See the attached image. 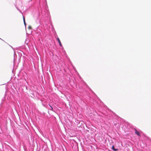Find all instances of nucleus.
I'll return each instance as SVG.
<instances>
[{"instance_id":"obj_1","label":"nucleus","mask_w":151,"mask_h":151,"mask_svg":"<svg viewBox=\"0 0 151 151\" xmlns=\"http://www.w3.org/2000/svg\"><path fill=\"white\" fill-rule=\"evenodd\" d=\"M134 130L135 131V134H136L137 135L139 136H140V133L138 131H137V129H134Z\"/></svg>"},{"instance_id":"obj_2","label":"nucleus","mask_w":151,"mask_h":151,"mask_svg":"<svg viewBox=\"0 0 151 151\" xmlns=\"http://www.w3.org/2000/svg\"><path fill=\"white\" fill-rule=\"evenodd\" d=\"M57 40L58 41V42L59 43L60 45V46L62 47V45L61 43V42H60V41L58 37L57 39Z\"/></svg>"},{"instance_id":"obj_3","label":"nucleus","mask_w":151,"mask_h":151,"mask_svg":"<svg viewBox=\"0 0 151 151\" xmlns=\"http://www.w3.org/2000/svg\"><path fill=\"white\" fill-rule=\"evenodd\" d=\"M112 149L115 151H116V150H118V149H115V148H114V146H113L112 147Z\"/></svg>"},{"instance_id":"obj_4","label":"nucleus","mask_w":151,"mask_h":151,"mask_svg":"<svg viewBox=\"0 0 151 151\" xmlns=\"http://www.w3.org/2000/svg\"><path fill=\"white\" fill-rule=\"evenodd\" d=\"M23 21H24V24L25 25L26 24V23L25 21V18L24 17H23Z\"/></svg>"},{"instance_id":"obj_5","label":"nucleus","mask_w":151,"mask_h":151,"mask_svg":"<svg viewBox=\"0 0 151 151\" xmlns=\"http://www.w3.org/2000/svg\"><path fill=\"white\" fill-rule=\"evenodd\" d=\"M28 28L29 29H32V27H31V26H29L28 27Z\"/></svg>"},{"instance_id":"obj_6","label":"nucleus","mask_w":151,"mask_h":151,"mask_svg":"<svg viewBox=\"0 0 151 151\" xmlns=\"http://www.w3.org/2000/svg\"><path fill=\"white\" fill-rule=\"evenodd\" d=\"M51 107L52 109V107Z\"/></svg>"}]
</instances>
